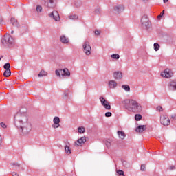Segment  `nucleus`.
<instances>
[{
  "label": "nucleus",
  "instance_id": "obj_1",
  "mask_svg": "<svg viewBox=\"0 0 176 176\" xmlns=\"http://www.w3.org/2000/svg\"><path fill=\"white\" fill-rule=\"evenodd\" d=\"M28 118L25 114L18 113L14 117V124L21 129L23 134H28L32 130L31 124H28Z\"/></svg>",
  "mask_w": 176,
  "mask_h": 176
},
{
  "label": "nucleus",
  "instance_id": "obj_2",
  "mask_svg": "<svg viewBox=\"0 0 176 176\" xmlns=\"http://www.w3.org/2000/svg\"><path fill=\"white\" fill-rule=\"evenodd\" d=\"M122 104L129 112L140 113V112L142 111V106L137 100L126 99L122 102Z\"/></svg>",
  "mask_w": 176,
  "mask_h": 176
},
{
  "label": "nucleus",
  "instance_id": "obj_3",
  "mask_svg": "<svg viewBox=\"0 0 176 176\" xmlns=\"http://www.w3.org/2000/svg\"><path fill=\"white\" fill-rule=\"evenodd\" d=\"M3 46H10L14 43V38L9 34L5 35L1 39Z\"/></svg>",
  "mask_w": 176,
  "mask_h": 176
},
{
  "label": "nucleus",
  "instance_id": "obj_4",
  "mask_svg": "<svg viewBox=\"0 0 176 176\" xmlns=\"http://www.w3.org/2000/svg\"><path fill=\"white\" fill-rule=\"evenodd\" d=\"M83 52L86 56H90L91 54V46H90V42L85 41L83 45Z\"/></svg>",
  "mask_w": 176,
  "mask_h": 176
},
{
  "label": "nucleus",
  "instance_id": "obj_5",
  "mask_svg": "<svg viewBox=\"0 0 176 176\" xmlns=\"http://www.w3.org/2000/svg\"><path fill=\"white\" fill-rule=\"evenodd\" d=\"M141 23L143 27H145L146 30L151 28V22L146 15H144L141 19Z\"/></svg>",
  "mask_w": 176,
  "mask_h": 176
},
{
  "label": "nucleus",
  "instance_id": "obj_6",
  "mask_svg": "<svg viewBox=\"0 0 176 176\" xmlns=\"http://www.w3.org/2000/svg\"><path fill=\"white\" fill-rule=\"evenodd\" d=\"M174 75V73L170 69H166L164 72H161V76L162 78H166L167 79H170Z\"/></svg>",
  "mask_w": 176,
  "mask_h": 176
},
{
  "label": "nucleus",
  "instance_id": "obj_7",
  "mask_svg": "<svg viewBox=\"0 0 176 176\" xmlns=\"http://www.w3.org/2000/svg\"><path fill=\"white\" fill-rule=\"evenodd\" d=\"M102 107H104L107 111H111V104L109 103V102H108V100H105V98L101 96L99 98Z\"/></svg>",
  "mask_w": 176,
  "mask_h": 176
},
{
  "label": "nucleus",
  "instance_id": "obj_8",
  "mask_svg": "<svg viewBox=\"0 0 176 176\" xmlns=\"http://www.w3.org/2000/svg\"><path fill=\"white\" fill-rule=\"evenodd\" d=\"M160 122L161 124H163V126H170L171 124V121L170 120V118L166 116H161L160 117Z\"/></svg>",
  "mask_w": 176,
  "mask_h": 176
},
{
  "label": "nucleus",
  "instance_id": "obj_9",
  "mask_svg": "<svg viewBox=\"0 0 176 176\" xmlns=\"http://www.w3.org/2000/svg\"><path fill=\"white\" fill-rule=\"evenodd\" d=\"M168 89L170 91H176V80H172L168 83Z\"/></svg>",
  "mask_w": 176,
  "mask_h": 176
},
{
  "label": "nucleus",
  "instance_id": "obj_10",
  "mask_svg": "<svg viewBox=\"0 0 176 176\" xmlns=\"http://www.w3.org/2000/svg\"><path fill=\"white\" fill-rule=\"evenodd\" d=\"M50 17L54 19L55 21H60V14L57 11H53L51 14H50Z\"/></svg>",
  "mask_w": 176,
  "mask_h": 176
},
{
  "label": "nucleus",
  "instance_id": "obj_11",
  "mask_svg": "<svg viewBox=\"0 0 176 176\" xmlns=\"http://www.w3.org/2000/svg\"><path fill=\"white\" fill-rule=\"evenodd\" d=\"M85 142H86V138L82 137L78 139L77 141H76L74 145L75 146H82V145H83Z\"/></svg>",
  "mask_w": 176,
  "mask_h": 176
},
{
  "label": "nucleus",
  "instance_id": "obj_12",
  "mask_svg": "<svg viewBox=\"0 0 176 176\" xmlns=\"http://www.w3.org/2000/svg\"><path fill=\"white\" fill-rule=\"evenodd\" d=\"M124 10V7L122 5L118 4L114 6L116 13H122Z\"/></svg>",
  "mask_w": 176,
  "mask_h": 176
},
{
  "label": "nucleus",
  "instance_id": "obj_13",
  "mask_svg": "<svg viewBox=\"0 0 176 176\" xmlns=\"http://www.w3.org/2000/svg\"><path fill=\"white\" fill-rule=\"evenodd\" d=\"M53 122L54 123V124L52 125L53 129H58V127H60V118L54 117Z\"/></svg>",
  "mask_w": 176,
  "mask_h": 176
},
{
  "label": "nucleus",
  "instance_id": "obj_14",
  "mask_svg": "<svg viewBox=\"0 0 176 176\" xmlns=\"http://www.w3.org/2000/svg\"><path fill=\"white\" fill-rule=\"evenodd\" d=\"M45 6H47V8H54L56 6L54 0H47L45 3Z\"/></svg>",
  "mask_w": 176,
  "mask_h": 176
},
{
  "label": "nucleus",
  "instance_id": "obj_15",
  "mask_svg": "<svg viewBox=\"0 0 176 176\" xmlns=\"http://www.w3.org/2000/svg\"><path fill=\"white\" fill-rule=\"evenodd\" d=\"M118 87V82L113 80L109 81V89H116Z\"/></svg>",
  "mask_w": 176,
  "mask_h": 176
},
{
  "label": "nucleus",
  "instance_id": "obj_16",
  "mask_svg": "<svg viewBox=\"0 0 176 176\" xmlns=\"http://www.w3.org/2000/svg\"><path fill=\"white\" fill-rule=\"evenodd\" d=\"M146 130V125H140L136 129L137 133H143V131H145Z\"/></svg>",
  "mask_w": 176,
  "mask_h": 176
},
{
  "label": "nucleus",
  "instance_id": "obj_17",
  "mask_svg": "<svg viewBox=\"0 0 176 176\" xmlns=\"http://www.w3.org/2000/svg\"><path fill=\"white\" fill-rule=\"evenodd\" d=\"M122 72H115L113 73V78L117 79V80H119V79H122Z\"/></svg>",
  "mask_w": 176,
  "mask_h": 176
},
{
  "label": "nucleus",
  "instance_id": "obj_18",
  "mask_svg": "<svg viewBox=\"0 0 176 176\" xmlns=\"http://www.w3.org/2000/svg\"><path fill=\"white\" fill-rule=\"evenodd\" d=\"M117 134L120 140H124V138H126V133L123 131H118Z\"/></svg>",
  "mask_w": 176,
  "mask_h": 176
},
{
  "label": "nucleus",
  "instance_id": "obj_19",
  "mask_svg": "<svg viewBox=\"0 0 176 176\" xmlns=\"http://www.w3.org/2000/svg\"><path fill=\"white\" fill-rule=\"evenodd\" d=\"M60 42H62V43H68L69 42V40L68 39V38H67L65 36H61L60 38Z\"/></svg>",
  "mask_w": 176,
  "mask_h": 176
},
{
  "label": "nucleus",
  "instance_id": "obj_20",
  "mask_svg": "<svg viewBox=\"0 0 176 176\" xmlns=\"http://www.w3.org/2000/svg\"><path fill=\"white\" fill-rule=\"evenodd\" d=\"M62 71H64V69H58L55 71V74L57 76H65L64 72H63Z\"/></svg>",
  "mask_w": 176,
  "mask_h": 176
},
{
  "label": "nucleus",
  "instance_id": "obj_21",
  "mask_svg": "<svg viewBox=\"0 0 176 176\" xmlns=\"http://www.w3.org/2000/svg\"><path fill=\"white\" fill-rule=\"evenodd\" d=\"M63 74H65V76H71V72H69V70L68 69L65 68L62 71Z\"/></svg>",
  "mask_w": 176,
  "mask_h": 176
},
{
  "label": "nucleus",
  "instance_id": "obj_22",
  "mask_svg": "<svg viewBox=\"0 0 176 176\" xmlns=\"http://www.w3.org/2000/svg\"><path fill=\"white\" fill-rule=\"evenodd\" d=\"M4 76L6 78L12 75V72H10V69L6 70L3 74Z\"/></svg>",
  "mask_w": 176,
  "mask_h": 176
},
{
  "label": "nucleus",
  "instance_id": "obj_23",
  "mask_svg": "<svg viewBox=\"0 0 176 176\" xmlns=\"http://www.w3.org/2000/svg\"><path fill=\"white\" fill-rule=\"evenodd\" d=\"M47 75V72H45L44 70H41L38 74V77L46 76Z\"/></svg>",
  "mask_w": 176,
  "mask_h": 176
},
{
  "label": "nucleus",
  "instance_id": "obj_24",
  "mask_svg": "<svg viewBox=\"0 0 176 176\" xmlns=\"http://www.w3.org/2000/svg\"><path fill=\"white\" fill-rule=\"evenodd\" d=\"M78 131L80 134H83V133H85V131H86V129L83 126H80L78 129Z\"/></svg>",
  "mask_w": 176,
  "mask_h": 176
},
{
  "label": "nucleus",
  "instance_id": "obj_25",
  "mask_svg": "<svg viewBox=\"0 0 176 176\" xmlns=\"http://www.w3.org/2000/svg\"><path fill=\"white\" fill-rule=\"evenodd\" d=\"M67 19H69V20H76L78 19V16H76V14H72L67 16Z\"/></svg>",
  "mask_w": 176,
  "mask_h": 176
},
{
  "label": "nucleus",
  "instance_id": "obj_26",
  "mask_svg": "<svg viewBox=\"0 0 176 176\" xmlns=\"http://www.w3.org/2000/svg\"><path fill=\"white\" fill-rule=\"evenodd\" d=\"M65 151L67 155H71V148H69V146H65Z\"/></svg>",
  "mask_w": 176,
  "mask_h": 176
},
{
  "label": "nucleus",
  "instance_id": "obj_27",
  "mask_svg": "<svg viewBox=\"0 0 176 176\" xmlns=\"http://www.w3.org/2000/svg\"><path fill=\"white\" fill-rule=\"evenodd\" d=\"M160 49V45L157 43H154V50L155 52H157Z\"/></svg>",
  "mask_w": 176,
  "mask_h": 176
},
{
  "label": "nucleus",
  "instance_id": "obj_28",
  "mask_svg": "<svg viewBox=\"0 0 176 176\" xmlns=\"http://www.w3.org/2000/svg\"><path fill=\"white\" fill-rule=\"evenodd\" d=\"M122 89H124V90H125V91H130V86L127 85H124L122 86Z\"/></svg>",
  "mask_w": 176,
  "mask_h": 176
},
{
  "label": "nucleus",
  "instance_id": "obj_29",
  "mask_svg": "<svg viewBox=\"0 0 176 176\" xmlns=\"http://www.w3.org/2000/svg\"><path fill=\"white\" fill-rule=\"evenodd\" d=\"M135 120H137L138 122L141 120V119H142V116H141V114H136L135 116Z\"/></svg>",
  "mask_w": 176,
  "mask_h": 176
},
{
  "label": "nucleus",
  "instance_id": "obj_30",
  "mask_svg": "<svg viewBox=\"0 0 176 176\" xmlns=\"http://www.w3.org/2000/svg\"><path fill=\"white\" fill-rule=\"evenodd\" d=\"M4 69H10V63H6L3 66Z\"/></svg>",
  "mask_w": 176,
  "mask_h": 176
},
{
  "label": "nucleus",
  "instance_id": "obj_31",
  "mask_svg": "<svg viewBox=\"0 0 176 176\" xmlns=\"http://www.w3.org/2000/svg\"><path fill=\"white\" fill-rule=\"evenodd\" d=\"M111 58H114L115 60H119L120 56H119V54H112Z\"/></svg>",
  "mask_w": 176,
  "mask_h": 176
},
{
  "label": "nucleus",
  "instance_id": "obj_32",
  "mask_svg": "<svg viewBox=\"0 0 176 176\" xmlns=\"http://www.w3.org/2000/svg\"><path fill=\"white\" fill-rule=\"evenodd\" d=\"M36 12H38V13H41L42 12V6H36Z\"/></svg>",
  "mask_w": 176,
  "mask_h": 176
},
{
  "label": "nucleus",
  "instance_id": "obj_33",
  "mask_svg": "<svg viewBox=\"0 0 176 176\" xmlns=\"http://www.w3.org/2000/svg\"><path fill=\"white\" fill-rule=\"evenodd\" d=\"M140 170L141 171H145L146 170V166H145V164L141 165Z\"/></svg>",
  "mask_w": 176,
  "mask_h": 176
},
{
  "label": "nucleus",
  "instance_id": "obj_34",
  "mask_svg": "<svg viewBox=\"0 0 176 176\" xmlns=\"http://www.w3.org/2000/svg\"><path fill=\"white\" fill-rule=\"evenodd\" d=\"M116 173L118 174H119L120 175H124V172L123 170H116Z\"/></svg>",
  "mask_w": 176,
  "mask_h": 176
},
{
  "label": "nucleus",
  "instance_id": "obj_35",
  "mask_svg": "<svg viewBox=\"0 0 176 176\" xmlns=\"http://www.w3.org/2000/svg\"><path fill=\"white\" fill-rule=\"evenodd\" d=\"M157 112H163V107L162 106L157 107Z\"/></svg>",
  "mask_w": 176,
  "mask_h": 176
},
{
  "label": "nucleus",
  "instance_id": "obj_36",
  "mask_svg": "<svg viewBox=\"0 0 176 176\" xmlns=\"http://www.w3.org/2000/svg\"><path fill=\"white\" fill-rule=\"evenodd\" d=\"M105 144H106V146H107V148H111V140L106 141Z\"/></svg>",
  "mask_w": 176,
  "mask_h": 176
},
{
  "label": "nucleus",
  "instance_id": "obj_37",
  "mask_svg": "<svg viewBox=\"0 0 176 176\" xmlns=\"http://www.w3.org/2000/svg\"><path fill=\"white\" fill-rule=\"evenodd\" d=\"M11 23H12V25H14V24H16V23H17V20H16V19H14V18H12Z\"/></svg>",
  "mask_w": 176,
  "mask_h": 176
},
{
  "label": "nucleus",
  "instance_id": "obj_38",
  "mask_svg": "<svg viewBox=\"0 0 176 176\" xmlns=\"http://www.w3.org/2000/svg\"><path fill=\"white\" fill-rule=\"evenodd\" d=\"M105 116H106V118H111V116H112V113H111V112H107V113H105Z\"/></svg>",
  "mask_w": 176,
  "mask_h": 176
},
{
  "label": "nucleus",
  "instance_id": "obj_39",
  "mask_svg": "<svg viewBox=\"0 0 176 176\" xmlns=\"http://www.w3.org/2000/svg\"><path fill=\"white\" fill-rule=\"evenodd\" d=\"M0 126L3 128V129H6L8 126H6V124H5L4 122H1Z\"/></svg>",
  "mask_w": 176,
  "mask_h": 176
},
{
  "label": "nucleus",
  "instance_id": "obj_40",
  "mask_svg": "<svg viewBox=\"0 0 176 176\" xmlns=\"http://www.w3.org/2000/svg\"><path fill=\"white\" fill-rule=\"evenodd\" d=\"M101 32L100 30H95V35H100Z\"/></svg>",
  "mask_w": 176,
  "mask_h": 176
},
{
  "label": "nucleus",
  "instance_id": "obj_41",
  "mask_svg": "<svg viewBox=\"0 0 176 176\" xmlns=\"http://www.w3.org/2000/svg\"><path fill=\"white\" fill-rule=\"evenodd\" d=\"M12 176H20V175H19V173H16V172H13L12 174Z\"/></svg>",
  "mask_w": 176,
  "mask_h": 176
},
{
  "label": "nucleus",
  "instance_id": "obj_42",
  "mask_svg": "<svg viewBox=\"0 0 176 176\" xmlns=\"http://www.w3.org/2000/svg\"><path fill=\"white\" fill-rule=\"evenodd\" d=\"M163 14H164V10L157 17H162Z\"/></svg>",
  "mask_w": 176,
  "mask_h": 176
},
{
  "label": "nucleus",
  "instance_id": "obj_43",
  "mask_svg": "<svg viewBox=\"0 0 176 176\" xmlns=\"http://www.w3.org/2000/svg\"><path fill=\"white\" fill-rule=\"evenodd\" d=\"M2 145V136L0 135V146Z\"/></svg>",
  "mask_w": 176,
  "mask_h": 176
},
{
  "label": "nucleus",
  "instance_id": "obj_44",
  "mask_svg": "<svg viewBox=\"0 0 176 176\" xmlns=\"http://www.w3.org/2000/svg\"><path fill=\"white\" fill-rule=\"evenodd\" d=\"M164 1V3H167V2H168V0H163Z\"/></svg>",
  "mask_w": 176,
  "mask_h": 176
},
{
  "label": "nucleus",
  "instance_id": "obj_45",
  "mask_svg": "<svg viewBox=\"0 0 176 176\" xmlns=\"http://www.w3.org/2000/svg\"><path fill=\"white\" fill-rule=\"evenodd\" d=\"M174 168H175V167H174V166L170 167V170H174Z\"/></svg>",
  "mask_w": 176,
  "mask_h": 176
},
{
  "label": "nucleus",
  "instance_id": "obj_46",
  "mask_svg": "<svg viewBox=\"0 0 176 176\" xmlns=\"http://www.w3.org/2000/svg\"><path fill=\"white\" fill-rule=\"evenodd\" d=\"M149 0H142L143 2H148Z\"/></svg>",
  "mask_w": 176,
  "mask_h": 176
},
{
  "label": "nucleus",
  "instance_id": "obj_47",
  "mask_svg": "<svg viewBox=\"0 0 176 176\" xmlns=\"http://www.w3.org/2000/svg\"><path fill=\"white\" fill-rule=\"evenodd\" d=\"M14 31H11V34H14Z\"/></svg>",
  "mask_w": 176,
  "mask_h": 176
},
{
  "label": "nucleus",
  "instance_id": "obj_48",
  "mask_svg": "<svg viewBox=\"0 0 176 176\" xmlns=\"http://www.w3.org/2000/svg\"><path fill=\"white\" fill-rule=\"evenodd\" d=\"M0 60H1V58H0Z\"/></svg>",
  "mask_w": 176,
  "mask_h": 176
}]
</instances>
